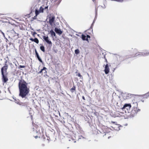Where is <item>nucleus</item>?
Masks as SVG:
<instances>
[{"instance_id": "nucleus-1", "label": "nucleus", "mask_w": 149, "mask_h": 149, "mask_svg": "<svg viewBox=\"0 0 149 149\" xmlns=\"http://www.w3.org/2000/svg\"><path fill=\"white\" fill-rule=\"evenodd\" d=\"M24 80H20L19 83V96L22 98L26 97L30 91L29 87Z\"/></svg>"}, {"instance_id": "nucleus-2", "label": "nucleus", "mask_w": 149, "mask_h": 149, "mask_svg": "<svg viewBox=\"0 0 149 149\" xmlns=\"http://www.w3.org/2000/svg\"><path fill=\"white\" fill-rule=\"evenodd\" d=\"M4 65L1 68V74H7V70L8 65L6 64L7 61L5 62Z\"/></svg>"}, {"instance_id": "nucleus-3", "label": "nucleus", "mask_w": 149, "mask_h": 149, "mask_svg": "<svg viewBox=\"0 0 149 149\" xmlns=\"http://www.w3.org/2000/svg\"><path fill=\"white\" fill-rule=\"evenodd\" d=\"M140 111V109L137 107H134L131 111V114L132 116L136 115L138 112Z\"/></svg>"}, {"instance_id": "nucleus-4", "label": "nucleus", "mask_w": 149, "mask_h": 149, "mask_svg": "<svg viewBox=\"0 0 149 149\" xmlns=\"http://www.w3.org/2000/svg\"><path fill=\"white\" fill-rule=\"evenodd\" d=\"M7 74H1L2 75V79L3 83H6L8 80V79L7 77Z\"/></svg>"}, {"instance_id": "nucleus-5", "label": "nucleus", "mask_w": 149, "mask_h": 149, "mask_svg": "<svg viewBox=\"0 0 149 149\" xmlns=\"http://www.w3.org/2000/svg\"><path fill=\"white\" fill-rule=\"evenodd\" d=\"M131 107V105L130 104H125L122 109L123 110H124L126 109L128 111L130 110Z\"/></svg>"}, {"instance_id": "nucleus-6", "label": "nucleus", "mask_w": 149, "mask_h": 149, "mask_svg": "<svg viewBox=\"0 0 149 149\" xmlns=\"http://www.w3.org/2000/svg\"><path fill=\"white\" fill-rule=\"evenodd\" d=\"M55 19L54 17H49V23L51 26H53L54 24V21Z\"/></svg>"}, {"instance_id": "nucleus-7", "label": "nucleus", "mask_w": 149, "mask_h": 149, "mask_svg": "<svg viewBox=\"0 0 149 149\" xmlns=\"http://www.w3.org/2000/svg\"><path fill=\"white\" fill-rule=\"evenodd\" d=\"M42 38L49 45H52V42L51 41L49 40V37L48 36H42Z\"/></svg>"}, {"instance_id": "nucleus-8", "label": "nucleus", "mask_w": 149, "mask_h": 149, "mask_svg": "<svg viewBox=\"0 0 149 149\" xmlns=\"http://www.w3.org/2000/svg\"><path fill=\"white\" fill-rule=\"evenodd\" d=\"M104 71L106 74H108L109 72V68L108 64H107L105 65Z\"/></svg>"}, {"instance_id": "nucleus-9", "label": "nucleus", "mask_w": 149, "mask_h": 149, "mask_svg": "<svg viewBox=\"0 0 149 149\" xmlns=\"http://www.w3.org/2000/svg\"><path fill=\"white\" fill-rule=\"evenodd\" d=\"M54 31L57 33L59 35L63 33V32L60 29H58L56 27L55 28Z\"/></svg>"}, {"instance_id": "nucleus-10", "label": "nucleus", "mask_w": 149, "mask_h": 149, "mask_svg": "<svg viewBox=\"0 0 149 149\" xmlns=\"http://www.w3.org/2000/svg\"><path fill=\"white\" fill-rule=\"evenodd\" d=\"M29 40L31 41L32 42H34L37 44H38L39 42V41L38 39L37 38H35L34 39H33L32 38H29Z\"/></svg>"}, {"instance_id": "nucleus-11", "label": "nucleus", "mask_w": 149, "mask_h": 149, "mask_svg": "<svg viewBox=\"0 0 149 149\" xmlns=\"http://www.w3.org/2000/svg\"><path fill=\"white\" fill-rule=\"evenodd\" d=\"M34 137L36 139H37L38 137H39V138H45L44 135L42 133V134L40 133V135L38 134L37 136H35Z\"/></svg>"}, {"instance_id": "nucleus-12", "label": "nucleus", "mask_w": 149, "mask_h": 149, "mask_svg": "<svg viewBox=\"0 0 149 149\" xmlns=\"http://www.w3.org/2000/svg\"><path fill=\"white\" fill-rule=\"evenodd\" d=\"M35 53H36V57H37L38 59V60L41 63H43V62L42 61V60H41V59L40 58L39 55V54L37 52L36 50H35Z\"/></svg>"}, {"instance_id": "nucleus-13", "label": "nucleus", "mask_w": 149, "mask_h": 149, "mask_svg": "<svg viewBox=\"0 0 149 149\" xmlns=\"http://www.w3.org/2000/svg\"><path fill=\"white\" fill-rule=\"evenodd\" d=\"M143 100H141V101L143 102H144V100H145L148 97H149V94L148 93L146 94L143 96Z\"/></svg>"}, {"instance_id": "nucleus-14", "label": "nucleus", "mask_w": 149, "mask_h": 149, "mask_svg": "<svg viewBox=\"0 0 149 149\" xmlns=\"http://www.w3.org/2000/svg\"><path fill=\"white\" fill-rule=\"evenodd\" d=\"M86 36L84 34L81 35V38L83 40H86L88 42V40L87 38H86Z\"/></svg>"}, {"instance_id": "nucleus-15", "label": "nucleus", "mask_w": 149, "mask_h": 149, "mask_svg": "<svg viewBox=\"0 0 149 149\" xmlns=\"http://www.w3.org/2000/svg\"><path fill=\"white\" fill-rule=\"evenodd\" d=\"M17 103L20 105H22L24 106H26L27 105L26 102H17Z\"/></svg>"}, {"instance_id": "nucleus-16", "label": "nucleus", "mask_w": 149, "mask_h": 149, "mask_svg": "<svg viewBox=\"0 0 149 149\" xmlns=\"http://www.w3.org/2000/svg\"><path fill=\"white\" fill-rule=\"evenodd\" d=\"M47 70V68L45 67H43V68L40 71V72H38V73H42L43 70H45V73L46 74L47 72L46 71V70Z\"/></svg>"}, {"instance_id": "nucleus-17", "label": "nucleus", "mask_w": 149, "mask_h": 149, "mask_svg": "<svg viewBox=\"0 0 149 149\" xmlns=\"http://www.w3.org/2000/svg\"><path fill=\"white\" fill-rule=\"evenodd\" d=\"M76 90V87L74 85L70 89V91L72 92L73 93L74 91Z\"/></svg>"}, {"instance_id": "nucleus-18", "label": "nucleus", "mask_w": 149, "mask_h": 149, "mask_svg": "<svg viewBox=\"0 0 149 149\" xmlns=\"http://www.w3.org/2000/svg\"><path fill=\"white\" fill-rule=\"evenodd\" d=\"M50 33L51 34V35L52 36H56V34L52 30L50 31Z\"/></svg>"}, {"instance_id": "nucleus-19", "label": "nucleus", "mask_w": 149, "mask_h": 149, "mask_svg": "<svg viewBox=\"0 0 149 149\" xmlns=\"http://www.w3.org/2000/svg\"><path fill=\"white\" fill-rule=\"evenodd\" d=\"M40 49L43 52H45V47L43 46H42L40 47Z\"/></svg>"}, {"instance_id": "nucleus-20", "label": "nucleus", "mask_w": 149, "mask_h": 149, "mask_svg": "<svg viewBox=\"0 0 149 149\" xmlns=\"http://www.w3.org/2000/svg\"><path fill=\"white\" fill-rule=\"evenodd\" d=\"M39 13V11L38 10H35L36 15L35 16V17H36L38 15Z\"/></svg>"}, {"instance_id": "nucleus-21", "label": "nucleus", "mask_w": 149, "mask_h": 149, "mask_svg": "<svg viewBox=\"0 0 149 149\" xmlns=\"http://www.w3.org/2000/svg\"><path fill=\"white\" fill-rule=\"evenodd\" d=\"M80 51L78 49H76L75 50V53L76 54H77L79 53Z\"/></svg>"}, {"instance_id": "nucleus-22", "label": "nucleus", "mask_w": 149, "mask_h": 149, "mask_svg": "<svg viewBox=\"0 0 149 149\" xmlns=\"http://www.w3.org/2000/svg\"><path fill=\"white\" fill-rule=\"evenodd\" d=\"M44 8H42V7H41L40 8L39 11L40 12L43 13L44 11Z\"/></svg>"}, {"instance_id": "nucleus-23", "label": "nucleus", "mask_w": 149, "mask_h": 149, "mask_svg": "<svg viewBox=\"0 0 149 149\" xmlns=\"http://www.w3.org/2000/svg\"><path fill=\"white\" fill-rule=\"evenodd\" d=\"M77 76H78V77H80V78L81 79H83V77L81 76V75L80 74V73H78L76 75Z\"/></svg>"}, {"instance_id": "nucleus-24", "label": "nucleus", "mask_w": 149, "mask_h": 149, "mask_svg": "<svg viewBox=\"0 0 149 149\" xmlns=\"http://www.w3.org/2000/svg\"><path fill=\"white\" fill-rule=\"evenodd\" d=\"M25 67V65H20L19 67V68H24Z\"/></svg>"}, {"instance_id": "nucleus-25", "label": "nucleus", "mask_w": 149, "mask_h": 149, "mask_svg": "<svg viewBox=\"0 0 149 149\" xmlns=\"http://www.w3.org/2000/svg\"><path fill=\"white\" fill-rule=\"evenodd\" d=\"M144 56H146L149 55V52H146L144 53Z\"/></svg>"}, {"instance_id": "nucleus-26", "label": "nucleus", "mask_w": 149, "mask_h": 149, "mask_svg": "<svg viewBox=\"0 0 149 149\" xmlns=\"http://www.w3.org/2000/svg\"><path fill=\"white\" fill-rule=\"evenodd\" d=\"M2 97L1 96V92L0 91V100H1L2 99Z\"/></svg>"}, {"instance_id": "nucleus-27", "label": "nucleus", "mask_w": 149, "mask_h": 149, "mask_svg": "<svg viewBox=\"0 0 149 149\" xmlns=\"http://www.w3.org/2000/svg\"><path fill=\"white\" fill-rule=\"evenodd\" d=\"M86 37H87L86 38H87L88 39V38H91L90 36L89 35H86Z\"/></svg>"}, {"instance_id": "nucleus-28", "label": "nucleus", "mask_w": 149, "mask_h": 149, "mask_svg": "<svg viewBox=\"0 0 149 149\" xmlns=\"http://www.w3.org/2000/svg\"><path fill=\"white\" fill-rule=\"evenodd\" d=\"M9 65H10V66L11 67H13V65L12 64V63H9Z\"/></svg>"}, {"instance_id": "nucleus-29", "label": "nucleus", "mask_w": 149, "mask_h": 149, "mask_svg": "<svg viewBox=\"0 0 149 149\" xmlns=\"http://www.w3.org/2000/svg\"><path fill=\"white\" fill-rule=\"evenodd\" d=\"M123 1V0H117V2H122Z\"/></svg>"}, {"instance_id": "nucleus-30", "label": "nucleus", "mask_w": 149, "mask_h": 149, "mask_svg": "<svg viewBox=\"0 0 149 149\" xmlns=\"http://www.w3.org/2000/svg\"><path fill=\"white\" fill-rule=\"evenodd\" d=\"M48 6H46V7H45L44 9H47V10L48 11Z\"/></svg>"}, {"instance_id": "nucleus-31", "label": "nucleus", "mask_w": 149, "mask_h": 149, "mask_svg": "<svg viewBox=\"0 0 149 149\" xmlns=\"http://www.w3.org/2000/svg\"><path fill=\"white\" fill-rule=\"evenodd\" d=\"M57 0H52V2H55Z\"/></svg>"}, {"instance_id": "nucleus-32", "label": "nucleus", "mask_w": 149, "mask_h": 149, "mask_svg": "<svg viewBox=\"0 0 149 149\" xmlns=\"http://www.w3.org/2000/svg\"><path fill=\"white\" fill-rule=\"evenodd\" d=\"M82 98L84 100H85V97H84V96H83L82 97Z\"/></svg>"}, {"instance_id": "nucleus-33", "label": "nucleus", "mask_w": 149, "mask_h": 149, "mask_svg": "<svg viewBox=\"0 0 149 149\" xmlns=\"http://www.w3.org/2000/svg\"><path fill=\"white\" fill-rule=\"evenodd\" d=\"M33 18L34 19H36V17H35V16L33 17Z\"/></svg>"}, {"instance_id": "nucleus-34", "label": "nucleus", "mask_w": 149, "mask_h": 149, "mask_svg": "<svg viewBox=\"0 0 149 149\" xmlns=\"http://www.w3.org/2000/svg\"><path fill=\"white\" fill-rule=\"evenodd\" d=\"M105 60H106V62H107V63H108V62H107V59L106 58L105 59Z\"/></svg>"}, {"instance_id": "nucleus-35", "label": "nucleus", "mask_w": 149, "mask_h": 149, "mask_svg": "<svg viewBox=\"0 0 149 149\" xmlns=\"http://www.w3.org/2000/svg\"><path fill=\"white\" fill-rule=\"evenodd\" d=\"M36 32H34L33 33V35H34V34H36Z\"/></svg>"}, {"instance_id": "nucleus-36", "label": "nucleus", "mask_w": 149, "mask_h": 149, "mask_svg": "<svg viewBox=\"0 0 149 149\" xmlns=\"http://www.w3.org/2000/svg\"><path fill=\"white\" fill-rule=\"evenodd\" d=\"M111 1H117V0H111Z\"/></svg>"}, {"instance_id": "nucleus-37", "label": "nucleus", "mask_w": 149, "mask_h": 149, "mask_svg": "<svg viewBox=\"0 0 149 149\" xmlns=\"http://www.w3.org/2000/svg\"><path fill=\"white\" fill-rule=\"evenodd\" d=\"M81 137H82V138H84V137L83 136H81Z\"/></svg>"}, {"instance_id": "nucleus-38", "label": "nucleus", "mask_w": 149, "mask_h": 149, "mask_svg": "<svg viewBox=\"0 0 149 149\" xmlns=\"http://www.w3.org/2000/svg\"><path fill=\"white\" fill-rule=\"evenodd\" d=\"M2 33L3 35H4V33L3 32H2Z\"/></svg>"}, {"instance_id": "nucleus-39", "label": "nucleus", "mask_w": 149, "mask_h": 149, "mask_svg": "<svg viewBox=\"0 0 149 149\" xmlns=\"http://www.w3.org/2000/svg\"><path fill=\"white\" fill-rule=\"evenodd\" d=\"M110 137H109H109H108V139H109V138H110Z\"/></svg>"}, {"instance_id": "nucleus-40", "label": "nucleus", "mask_w": 149, "mask_h": 149, "mask_svg": "<svg viewBox=\"0 0 149 149\" xmlns=\"http://www.w3.org/2000/svg\"><path fill=\"white\" fill-rule=\"evenodd\" d=\"M76 73H77V72H76Z\"/></svg>"}]
</instances>
